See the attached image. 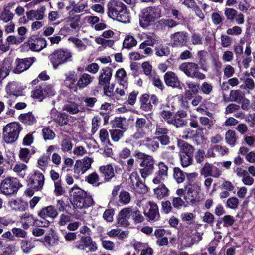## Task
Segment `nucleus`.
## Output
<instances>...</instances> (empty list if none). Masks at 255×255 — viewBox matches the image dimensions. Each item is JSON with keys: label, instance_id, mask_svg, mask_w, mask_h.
<instances>
[{"label": "nucleus", "instance_id": "nucleus-20", "mask_svg": "<svg viewBox=\"0 0 255 255\" xmlns=\"http://www.w3.org/2000/svg\"><path fill=\"white\" fill-rule=\"evenodd\" d=\"M27 43L29 48L34 51H40L47 45L46 40L42 38H30Z\"/></svg>", "mask_w": 255, "mask_h": 255}, {"label": "nucleus", "instance_id": "nucleus-5", "mask_svg": "<svg viewBox=\"0 0 255 255\" xmlns=\"http://www.w3.org/2000/svg\"><path fill=\"white\" fill-rule=\"evenodd\" d=\"M179 70L192 78L203 80L206 77L205 74L199 71L198 64L194 62H184L179 65Z\"/></svg>", "mask_w": 255, "mask_h": 255}, {"label": "nucleus", "instance_id": "nucleus-43", "mask_svg": "<svg viewBox=\"0 0 255 255\" xmlns=\"http://www.w3.org/2000/svg\"><path fill=\"white\" fill-rule=\"evenodd\" d=\"M63 109L71 114H76L80 111L78 105L74 102H68L66 104Z\"/></svg>", "mask_w": 255, "mask_h": 255}, {"label": "nucleus", "instance_id": "nucleus-38", "mask_svg": "<svg viewBox=\"0 0 255 255\" xmlns=\"http://www.w3.org/2000/svg\"><path fill=\"white\" fill-rule=\"evenodd\" d=\"M146 40L142 43H146L149 46H153L155 44L158 43L160 38L154 33L148 32L146 34Z\"/></svg>", "mask_w": 255, "mask_h": 255}, {"label": "nucleus", "instance_id": "nucleus-58", "mask_svg": "<svg viewBox=\"0 0 255 255\" xmlns=\"http://www.w3.org/2000/svg\"><path fill=\"white\" fill-rule=\"evenodd\" d=\"M21 248L24 253L27 254L33 248V246L26 240H22L20 243Z\"/></svg>", "mask_w": 255, "mask_h": 255}, {"label": "nucleus", "instance_id": "nucleus-14", "mask_svg": "<svg viewBox=\"0 0 255 255\" xmlns=\"http://www.w3.org/2000/svg\"><path fill=\"white\" fill-rule=\"evenodd\" d=\"M35 61L36 58L35 57L16 59L15 61V67L13 70V72L16 74L21 73L28 69Z\"/></svg>", "mask_w": 255, "mask_h": 255}, {"label": "nucleus", "instance_id": "nucleus-37", "mask_svg": "<svg viewBox=\"0 0 255 255\" xmlns=\"http://www.w3.org/2000/svg\"><path fill=\"white\" fill-rule=\"evenodd\" d=\"M137 41L135 38L131 35H127L123 42V46L128 49L136 46Z\"/></svg>", "mask_w": 255, "mask_h": 255}, {"label": "nucleus", "instance_id": "nucleus-60", "mask_svg": "<svg viewBox=\"0 0 255 255\" xmlns=\"http://www.w3.org/2000/svg\"><path fill=\"white\" fill-rule=\"evenodd\" d=\"M54 193L56 196H60L65 192L64 188L62 187L61 181L57 180L54 182Z\"/></svg>", "mask_w": 255, "mask_h": 255}, {"label": "nucleus", "instance_id": "nucleus-16", "mask_svg": "<svg viewBox=\"0 0 255 255\" xmlns=\"http://www.w3.org/2000/svg\"><path fill=\"white\" fill-rule=\"evenodd\" d=\"M164 80L167 86L172 88H181V82L178 76L172 71H168L164 75Z\"/></svg>", "mask_w": 255, "mask_h": 255}, {"label": "nucleus", "instance_id": "nucleus-55", "mask_svg": "<svg viewBox=\"0 0 255 255\" xmlns=\"http://www.w3.org/2000/svg\"><path fill=\"white\" fill-rule=\"evenodd\" d=\"M19 157L23 161L28 163L30 159V151L26 148H21L20 150Z\"/></svg>", "mask_w": 255, "mask_h": 255}, {"label": "nucleus", "instance_id": "nucleus-30", "mask_svg": "<svg viewBox=\"0 0 255 255\" xmlns=\"http://www.w3.org/2000/svg\"><path fill=\"white\" fill-rule=\"evenodd\" d=\"M94 77L87 73L83 74L77 80V85L79 88H84L93 80Z\"/></svg>", "mask_w": 255, "mask_h": 255}, {"label": "nucleus", "instance_id": "nucleus-12", "mask_svg": "<svg viewBox=\"0 0 255 255\" xmlns=\"http://www.w3.org/2000/svg\"><path fill=\"white\" fill-rule=\"evenodd\" d=\"M130 187L135 192L142 194L147 192V187L145 184L139 180V177L137 172H132L129 176Z\"/></svg>", "mask_w": 255, "mask_h": 255}, {"label": "nucleus", "instance_id": "nucleus-32", "mask_svg": "<svg viewBox=\"0 0 255 255\" xmlns=\"http://www.w3.org/2000/svg\"><path fill=\"white\" fill-rule=\"evenodd\" d=\"M169 190L164 184H161L154 189V193L156 197L159 200L169 195Z\"/></svg>", "mask_w": 255, "mask_h": 255}, {"label": "nucleus", "instance_id": "nucleus-40", "mask_svg": "<svg viewBox=\"0 0 255 255\" xmlns=\"http://www.w3.org/2000/svg\"><path fill=\"white\" fill-rule=\"evenodd\" d=\"M27 166L24 163H18L14 166L13 170L21 178H24L26 175V171Z\"/></svg>", "mask_w": 255, "mask_h": 255}, {"label": "nucleus", "instance_id": "nucleus-23", "mask_svg": "<svg viewBox=\"0 0 255 255\" xmlns=\"http://www.w3.org/2000/svg\"><path fill=\"white\" fill-rule=\"evenodd\" d=\"M112 76V70L109 67L103 68L99 77V84L101 86H108Z\"/></svg>", "mask_w": 255, "mask_h": 255}, {"label": "nucleus", "instance_id": "nucleus-44", "mask_svg": "<svg viewBox=\"0 0 255 255\" xmlns=\"http://www.w3.org/2000/svg\"><path fill=\"white\" fill-rule=\"evenodd\" d=\"M207 55V52L205 50H202L198 51L197 54L199 64L201 65V68L204 71H207V67L205 66L206 62L205 57Z\"/></svg>", "mask_w": 255, "mask_h": 255}, {"label": "nucleus", "instance_id": "nucleus-47", "mask_svg": "<svg viewBox=\"0 0 255 255\" xmlns=\"http://www.w3.org/2000/svg\"><path fill=\"white\" fill-rule=\"evenodd\" d=\"M31 97L33 98L40 99L42 101L45 98L42 86H37L32 91Z\"/></svg>", "mask_w": 255, "mask_h": 255}, {"label": "nucleus", "instance_id": "nucleus-63", "mask_svg": "<svg viewBox=\"0 0 255 255\" xmlns=\"http://www.w3.org/2000/svg\"><path fill=\"white\" fill-rule=\"evenodd\" d=\"M42 133L44 139L46 140H52L54 138L55 134L54 132L50 129L44 128L42 130Z\"/></svg>", "mask_w": 255, "mask_h": 255}, {"label": "nucleus", "instance_id": "nucleus-1", "mask_svg": "<svg viewBox=\"0 0 255 255\" xmlns=\"http://www.w3.org/2000/svg\"><path fill=\"white\" fill-rule=\"evenodd\" d=\"M71 202L73 206L79 209L86 208L93 204V199L86 192L77 187L72 188L71 191Z\"/></svg>", "mask_w": 255, "mask_h": 255}, {"label": "nucleus", "instance_id": "nucleus-17", "mask_svg": "<svg viewBox=\"0 0 255 255\" xmlns=\"http://www.w3.org/2000/svg\"><path fill=\"white\" fill-rule=\"evenodd\" d=\"M137 131L133 135V137L137 140L142 138L145 133V130L147 128V122L144 118H137L135 123Z\"/></svg>", "mask_w": 255, "mask_h": 255}, {"label": "nucleus", "instance_id": "nucleus-6", "mask_svg": "<svg viewBox=\"0 0 255 255\" xmlns=\"http://www.w3.org/2000/svg\"><path fill=\"white\" fill-rule=\"evenodd\" d=\"M161 13L156 7H148L143 9L140 19V25L146 28L161 17Z\"/></svg>", "mask_w": 255, "mask_h": 255}, {"label": "nucleus", "instance_id": "nucleus-29", "mask_svg": "<svg viewBox=\"0 0 255 255\" xmlns=\"http://www.w3.org/2000/svg\"><path fill=\"white\" fill-rule=\"evenodd\" d=\"M169 106L162 104L160 105L159 115L162 119H163L168 124H170L173 116V113L168 110Z\"/></svg>", "mask_w": 255, "mask_h": 255}, {"label": "nucleus", "instance_id": "nucleus-27", "mask_svg": "<svg viewBox=\"0 0 255 255\" xmlns=\"http://www.w3.org/2000/svg\"><path fill=\"white\" fill-rule=\"evenodd\" d=\"M115 78L120 86L123 87L125 89L128 88V83L127 80V74L123 68L119 69L117 71Z\"/></svg>", "mask_w": 255, "mask_h": 255}, {"label": "nucleus", "instance_id": "nucleus-34", "mask_svg": "<svg viewBox=\"0 0 255 255\" xmlns=\"http://www.w3.org/2000/svg\"><path fill=\"white\" fill-rule=\"evenodd\" d=\"M20 120L24 124L31 125L36 123V119L31 112L22 114L19 116Z\"/></svg>", "mask_w": 255, "mask_h": 255}, {"label": "nucleus", "instance_id": "nucleus-36", "mask_svg": "<svg viewBox=\"0 0 255 255\" xmlns=\"http://www.w3.org/2000/svg\"><path fill=\"white\" fill-rule=\"evenodd\" d=\"M60 146L61 150L63 153L71 152L73 148V144L69 137L64 138L61 141Z\"/></svg>", "mask_w": 255, "mask_h": 255}, {"label": "nucleus", "instance_id": "nucleus-56", "mask_svg": "<svg viewBox=\"0 0 255 255\" xmlns=\"http://www.w3.org/2000/svg\"><path fill=\"white\" fill-rule=\"evenodd\" d=\"M119 201L123 204H127L130 201V196L128 192L121 191L119 195Z\"/></svg>", "mask_w": 255, "mask_h": 255}, {"label": "nucleus", "instance_id": "nucleus-49", "mask_svg": "<svg viewBox=\"0 0 255 255\" xmlns=\"http://www.w3.org/2000/svg\"><path fill=\"white\" fill-rule=\"evenodd\" d=\"M192 156L187 154H180L181 164L183 167H187L192 163Z\"/></svg>", "mask_w": 255, "mask_h": 255}, {"label": "nucleus", "instance_id": "nucleus-39", "mask_svg": "<svg viewBox=\"0 0 255 255\" xmlns=\"http://www.w3.org/2000/svg\"><path fill=\"white\" fill-rule=\"evenodd\" d=\"M226 143L231 146H234L237 141L236 134L235 131L228 130L225 133Z\"/></svg>", "mask_w": 255, "mask_h": 255}, {"label": "nucleus", "instance_id": "nucleus-2", "mask_svg": "<svg viewBox=\"0 0 255 255\" xmlns=\"http://www.w3.org/2000/svg\"><path fill=\"white\" fill-rule=\"evenodd\" d=\"M107 14L113 19L122 21L127 16V7L121 1L111 0L107 3Z\"/></svg>", "mask_w": 255, "mask_h": 255}, {"label": "nucleus", "instance_id": "nucleus-18", "mask_svg": "<svg viewBox=\"0 0 255 255\" xmlns=\"http://www.w3.org/2000/svg\"><path fill=\"white\" fill-rule=\"evenodd\" d=\"M25 39V37H16L14 35H9L6 38V43L2 44L1 46L0 50L3 52H6L9 50L10 45H18L23 42Z\"/></svg>", "mask_w": 255, "mask_h": 255}, {"label": "nucleus", "instance_id": "nucleus-45", "mask_svg": "<svg viewBox=\"0 0 255 255\" xmlns=\"http://www.w3.org/2000/svg\"><path fill=\"white\" fill-rule=\"evenodd\" d=\"M244 96L240 91L237 90H233L230 91V101L240 103L243 100Z\"/></svg>", "mask_w": 255, "mask_h": 255}, {"label": "nucleus", "instance_id": "nucleus-33", "mask_svg": "<svg viewBox=\"0 0 255 255\" xmlns=\"http://www.w3.org/2000/svg\"><path fill=\"white\" fill-rule=\"evenodd\" d=\"M155 54L157 57L167 56L170 54L169 47L166 44H161L154 49Z\"/></svg>", "mask_w": 255, "mask_h": 255}, {"label": "nucleus", "instance_id": "nucleus-46", "mask_svg": "<svg viewBox=\"0 0 255 255\" xmlns=\"http://www.w3.org/2000/svg\"><path fill=\"white\" fill-rule=\"evenodd\" d=\"M173 177L178 183H182L185 179L184 173L178 167H175L174 168Z\"/></svg>", "mask_w": 255, "mask_h": 255}, {"label": "nucleus", "instance_id": "nucleus-10", "mask_svg": "<svg viewBox=\"0 0 255 255\" xmlns=\"http://www.w3.org/2000/svg\"><path fill=\"white\" fill-rule=\"evenodd\" d=\"M44 175L39 171L31 174L28 179V184L35 191H40L44 184Z\"/></svg>", "mask_w": 255, "mask_h": 255}, {"label": "nucleus", "instance_id": "nucleus-31", "mask_svg": "<svg viewBox=\"0 0 255 255\" xmlns=\"http://www.w3.org/2000/svg\"><path fill=\"white\" fill-rule=\"evenodd\" d=\"M156 140L155 137L153 138L147 137L142 140V144L149 150L155 152L159 147V143Z\"/></svg>", "mask_w": 255, "mask_h": 255}, {"label": "nucleus", "instance_id": "nucleus-9", "mask_svg": "<svg viewBox=\"0 0 255 255\" xmlns=\"http://www.w3.org/2000/svg\"><path fill=\"white\" fill-rule=\"evenodd\" d=\"M93 159L90 157H84L81 160H77L74 166L73 171L75 175L79 176L84 174L91 167Z\"/></svg>", "mask_w": 255, "mask_h": 255}, {"label": "nucleus", "instance_id": "nucleus-22", "mask_svg": "<svg viewBox=\"0 0 255 255\" xmlns=\"http://www.w3.org/2000/svg\"><path fill=\"white\" fill-rule=\"evenodd\" d=\"M50 114L54 121L61 126L67 125L69 122L68 115L59 112L56 109H52Z\"/></svg>", "mask_w": 255, "mask_h": 255}, {"label": "nucleus", "instance_id": "nucleus-54", "mask_svg": "<svg viewBox=\"0 0 255 255\" xmlns=\"http://www.w3.org/2000/svg\"><path fill=\"white\" fill-rule=\"evenodd\" d=\"M190 41L194 45H202L203 42V36L199 33H193L191 36Z\"/></svg>", "mask_w": 255, "mask_h": 255}, {"label": "nucleus", "instance_id": "nucleus-25", "mask_svg": "<svg viewBox=\"0 0 255 255\" xmlns=\"http://www.w3.org/2000/svg\"><path fill=\"white\" fill-rule=\"evenodd\" d=\"M58 214L57 209L53 206L50 205L43 208L38 213V215L43 218H55Z\"/></svg>", "mask_w": 255, "mask_h": 255}, {"label": "nucleus", "instance_id": "nucleus-7", "mask_svg": "<svg viewBox=\"0 0 255 255\" xmlns=\"http://www.w3.org/2000/svg\"><path fill=\"white\" fill-rule=\"evenodd\" d=\"M50 62L54 69L67 62L71 61L72 54L68 50L58 49L49 56Z\"/></svg>", "mask_w": 255, "mask_h": 255}, {"label": "nucleus", "instance_id": "nucleus-4", "mask_svg": "<svg viewBox=\"0 0 255 255\" xmlns=\"http://www.w3.org/2000/svg\"><path fill=\"white\" fill-rule=\"evenodd\" d=\"M21 125L17 122L7 124L3 128V139L7 143H12L17 140L22 130Z\"/></svg>", "mask_w": 255, "mask_h": 255}, {"label": "nucleus", "instance_id": "nucleus-21", "mask_svg": "<svg viewBox=\"0 0 255 255\" xmlns=\"http://www.w3.org/2000/svg\"><path fill=\"white\" fill-rule=\"evenodd\" d=\"M81 16L79 15L74 14L73 12H69L67 16L64 19V22L66 26L72 29H76L80 25Z\"/></svg>", "mask_w": 255, "mask_h": 255}, {"label": "nucleus", "instance_id": "nucleus-26", "mask_svg": "<svg viewBox=\"0 0 255 255\" xmlns=\"http://www.w3.org/2000/svg\"><path fill=\"white\" fill-rule=\"evenodd\" d=\"M65 79L64 83L66 87L70 89H76L77 86V75L74 71L70 72L65 75Z\"/></svg>", "mask_w": 255, "mask_h": 255}, {"label": "nucleus", "instance_id": "nucleus-28", "mask_svg": "<svg viewBox=\"0 0 255 255\" xmlns=\"http://www.w3.org/2000/svg\"><path fill=\"white\" fill-rule=\"evenodd\" d=\"M99 171L104 176V180L106 182L109 181L115 175L114 169L111 165H107L100 167Z\"/></svg>", "mask_w": 255, "mask_h": 255}, {"label": "nucleus", "instance_id": "nucleus-51", "mask_svg": "<svg viewBox=\"0 0 255 255\" xmlns=\"http://www.w3.org/2000/svg\"><path fill=\"white\" fill-rule=\"evenodd\" d=\"M212 165L208 163H206L201 169L200 174L201 175L203 176L204 178L212 176Z\"/></svg>", "mask_w": 255, "mask_h": 255}, {"label": "nucleus", "instance_id": "nucleus-11", "mask_svg": "<svg viewBox=\"0 0 255 255\" xmlns=\"http://www.w3.org/2000/svg\"><path fill=\"white\" fill-rule=\"evenodd\" d=\"M155 138L158 140L162 145H167L170 143V137L168 135L169 130L164 126L160 124H156L155 126Z\"/></svg>", "mask_w": 255, "mask_h": 255}, {"label": "nucleus", "instance_id": "nucleus-59", "mask_svg": "<svg viewBox=\"0 0 255 255\" xmlns=\"http://www.w3.org/2000/svg\"><path fill=\"white\" fill-rule=\"evenodd\" d=\"M115 214L114 210L112 208L106 209L103 214V218L107 222H112Z\"/></svg>", "mask_w": 255, "mask_h": 255}, {"label": "nucleus", "instance_id": "nucleus-41", "mask_svg": "<svg viewBox=\"0 0 255 255\" xmlns=\"http://www.w3.org/2000/svg\"><path fill=\"white\" fill-rule=\"evenodd\" d=\"M99 176L96 172H93L90 174L85 178L86 181L95 187H98L101 184V183L99 182Z\"/></svg>", "mask_w": 255, "mask_h": 255}, {"label": "nucleus", "instance_id": "nucleus-42", "mask_svg": "<svg viewBox=\"0 0 255 255\" xmlns=\"http://www.w3.org/2000/svg\"><path fill=\"white\" fill-rule=\"evenodd\" d=\"M6 91L7 93L10 96H19L17 92L19 91V89L17 87V84L15 82H12L9 83L6 87Z\"/></svg>", "mask_w": 255, "mask_h": 255}, {"label": "nucleus", "instance_id": "nucleus-52", "mask_svg": "<svg viewBox=\"0 0 255 255\" xmlns=\"http://www.w3.org/2000/svg\"><path fill=\"white\" fill-rule=\"evenodd\" d=\"M194 149L192 146L187 143H184L181 147L180 154L193 155Z\"/></svg>", "mask_w": 255, "mask_h": 255}, {"label": "nucleus", "instance_id": "nucleus-61", "mask_svg": "<svg viewBox=\"0 0 255 255\" xmlns=\"http://www.w3.org/2000/svg\"><path fill=\"white\" fill-rule=\"evenodd\" d=\"M159 23L170 28H173L178 25V23L172 19H161L159 21Z\"/></svg>", "mask_w": 255, "mask_h": 255}, {"label": "nucleus", "instance_id": "nucleus-13", "mask_svg": "<svg viewBox=\"0 0 255 255\" xmlns=\"http://www.w3.org/2000/svg\"><path fill=\"white\" fill-rule=\"evenodd\" d=\"M201 186L199 183L188 184L187 195L184 199L188 203L194 204L201 193Z\"/></svg>", "mask_w": 255, "mask_h": 255}, {"label": "nucleus", "instance_id": "nucleus-15", "mask_svg": "<svg viewBox=\"0 0 255 255\" xmlns=\"http://www.w3.org/2000/svg\"><path fill=\"white\" fill-rule=\"evenodd\" d=\"M154 162L153 158L151 156L142 161L140 164V166L142 167L140 173L142 178H145L153 173L154 169Z\"/></svg>", "mask_w": 255, "mask_h": 255}, {"label": "nucleus", "instance_id": "nucleus-64", "mask_svg": "<svg viewBox=\"0 0 255 255\" xmlns=\"http://www.w3.org/2000/svg\"><path fill=\"white\" fill-rule=\"evenodd\" d=\"M73 153L77 157H81L87 153V150L82 146H77L74 148Z\"/></svg>", "mask_w": 255, "mask_h": 255}, {"label": "nucleus", "instance_id": "nucleus-8", "mask_svg": "<svg viewBox=\"0 0 255 255\" xmlns=\"http://www.w3.org/2000/svg\"><path fill=\"white\" fill-rule=\"evenodd\" d=\"M21 186L17 178L7 177L1 182L0 189L2 194L10 195L16 193Z\"/></svg>", "mask_w": 255, "mask_h": 255}, {"label": "nucleus", "instance_id": "nucleus-19", "mask_svg": "<svg viewBox=\"0 0 255 255\" xmlns=\"http://www.w3.org/2000/svg\"><path fill=\"white\" fill-rule=\"evenodd\" d=\"M172 46L180 47L185 45L188 39V33L186 32H177L171 36Z\"/></svg>", "mask_w": 255, "mask_h": 255}, {"label": "nucleus", "instance_id": "nucleus-48", "mask_svg": "<svg viewBox=\"0 0 255 255\" xmlns=\"http://www.w3.org/2000/svg\"><path fill=\"white\" fill-rule=\"evenodd\" d=\"M200 89L203 94L209 95L212 93L213 86L212 84L209 82H204L200 86Z\"/></svg>", "mask_w": 255, "mask_h": 255}, {"label": "nucleus", "instance_id": "nucleus-50", "mask_svg": "<svg viewBox=\"0 0 255 255\" xmlns=\"http://www.w3.org/2000/svg\"><path fill=\"white\" fill-rule=\"evenodd\" d=\"M131 217L135 224L141 223L144 220V218L141 212L137 208H133Z\"/></svg>", "mask_w": 255, "mask_h": 255}, {"label": "nucleus", "instance_id": "nucleus-57", "mask_svg": "<svg viewBox=\"0 0 255 255\" xmlns=\"http://www.w3.org/2000/svg\"><path fill=\"white\" fill-rule=\"evenodd\" d=\"M239 200L235 197L229 198L226 202V206L229 208L236 209L239 205Z\"/></svg>", "mask_w": 255, "mask_h": 255}, {"label": "nucleus", "instance_id": "nucleus-35", "mask_svg": "<svg viewBox=\"0 0 255 255\" xmlns=\"http://www.w3.org/2000/svg\"><path fill=\"white\" fill-rule=\"evenodd\" d=\"M14 16L13 13L8 6L3 8L0 13V19L4 23H8L12 20Z\"/></svg>", "mask_w": 255, "mask_h": 255}, {"label": "nucleus", "instance_id": "nucleus-53", "mask_svg": "<svg viewBox=\"0 0 255 255\" xmlns=\"http://www.w3.org/2000/svg\"><path fill=\"white\" fill-rule=\"evenodd\" d=\"M186 124L187 122L185 120L174 115L173 119H172L169 124L173 125L176 128H179L186 125Z\"/></svg>", "mask_w": 255, "mask_h": 255}, {"label": "nucleus", "instance_id": "nucleus-24", "mask_svg": "<svg viewBox=\"0 0 255 255\" xmlns=\"http://www.w3.org/2000/svg\"><path fill=\"white\" fill-rule=\"evenodd\" d=\"M12 68V60L10 58L5 59L3 64L0 65V80H3L6 78Z\"/></svg>", "mask_w": 255, "mask_h": 255}, {"label": "nucleus", "instance_id": "nucleus-3", "mask_svg": "<svg viewBox=\"0 0 255 255\" xmlns=\"http://www.w3.org/2000/svg\"><path fill=\"white\" fill-rule=\"evenodd\" d=\"M137 205L143 208L144 214L147 217L149 221H156L159 220L160 217L159 209L155 202L143 198L137 201Z\"/></svg>", "mask_w": 255, "mask_h": 255}, {"label": "nucleus", "instance_id": "nucleus-62", "mask_svg": "<svg viewBox=\"0 0 255 255\" xmlns=\"http://www.w3.org/2000/svg\"><path fill=\"white\" fill-rule=\"evenodd\" d=\"M142 69H143L144 74L146 76L152 75V66L148 62H144L141 65Z\"/></svg>", "mask_w": 255, "mask_h": 255}]
</instances>
